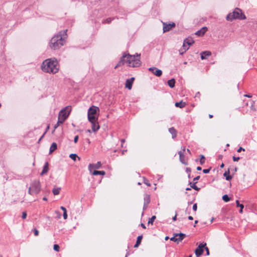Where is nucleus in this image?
Here are the masks:
<instances>
[{
  "mask_svg": "<svg viewBox=\"0 0 257 257\" xmlns=\"http://www.w3.org/2000/svg\"><path fill=\"white\" fill-rule=\"evenodd\" d=\"M59 68L58 62L55 58L47 59L41 65L42 70L46 73H56Z\"/></svg>",
  "mask_w": 257,
  "mask_h": 257,
  "instance_id": "nucleus-1",
  "label": "nucleus"
},
{
  "mask_svg": "<svg viewBox=\"0 0 257 257\" xmlns=\"http://www.w3.org/2000/svg\"><path fill=\"white\" fill-rule=\"evenodd\" d=\"M67 30L60 32L57 35H55L51 40L50 47L51 49L57 50L64 45L65 39L66 38Z\"/></svg>",
  "mask_w": 257,
  "mask_h": 257,
  "instance_id": "nucleus-2",
  "label": "nucleus"
},
{
  "mask_svg": "<svg viewBox=\"0 0 257 257\" xmlns=\"http://www.w3.org/2000/svg\"><path fill=\"white\" fill-rule=\"evenodd\" d=\"M126 55V63L130 67H137L141 65L140 54L138 53L136 55H131L129 54H124Z\"/></svg>",
  "mask_w": 257,
  "mask_h": 257,
  "instance_id": "nucleus-3",
  "label": "nucleus"
},
{
  "mask_svg": "<svg viewBox=\"0 0 257 257\" xmlns=\"http://www.w3.org/2000/svg\"><path fill=\"white\" fill-rule=\"evenodd\" d=\"M226 18L227 21H232L236 19L244 20L245 19V17L242 14V11L239 9L236 8L232 13L229 14Z\"/></svg>",
  "mask_w": 257,
  "mask_h": 257,
  "instance_id": "nucleus-4",
  "label": "nucleus"
},
{
  "mask_svg": "<svg viewBox=\"0 0 257 257\" xmlns=\"http://www.w3.org/2000/svg\"><path fill=\"white\" fill-rule=\"evenodd\" d=\"M70 109L69 106L66 107L65 108L62 109L58 115V122L63 123L64 121L67 119L69 115Z\"/></svg>",
  "mask_w": 257,
  "mask_h": 257,
  "instance_id": "nucleus-5",
  "label": "nucleus"
},
{
  "mask_svg": "<svg viewBox=\"0 0 257 257\" xmlns=\"http://www.w3.org/2000/svg\"><path fill=\"white\" fill-rule=\"evenodd\" d=\"M98 110H99V108L95 106H92L88 109L87 115L88 120L90 122L95 121L96 120H97L95 114Z\"/></svg>",
  "mask_w": 257,
  "mask_h": 257,
  "instance_id": "nucleus-6",
  "label": "nucleus"
},
{
  "mask_svg": "<svg viewBox=\"0 0 257 257\" xmlns=\"http://www.w3.org/2000/svg\"><path fill=\"white\" fill-rule=\"evenodd\" d=\"M32 192L38 194L41 191V184L39 180H34L31 184Z\"/></svg>",
  "mask_w": 257,
  "mask_h": 257,
  "instance_id": "nucleus-7",
  "label": "nucleus"
},
{
  "mask_svg": "<svg viewBox=\"0 0 257 257\" xmlns=\"http://www.w3.org/2000/svg\"><path fill=\"white\" fill-rule=\"evenodd\" d=\"M174 235L170 238V240L177 242L181 241L186 236V234L183 233H174Z\"/></svg>",
  "mask_w": 257,
  "mask_h": 257,
  "instance_id": "nucleus-8",
  "label": "nucleus"
},
{
  "mask_svg": "<svg viewBox=\"0 0 257 257\" xmlns=\"http://www.w3.org/2000/svg\"><path fill=\"white\" fill-rule=\"evenodd\" d=\"M149 70L156 76L160 77L162 75V71L156 67H150L149 68Z\"/></svg>",
  "mask_w": 257,
  "mask_h": 257,
  "instance_id": "nucleus-9",
  "label": "nucleus"
},
{
  "mask_svg": "<svg viewBox=\"0 0 257 257\" xmlns=\"http://www.w3.org/2000/svg\"><path fill=\"white\" fill-rule=\"evenodd\" d=\"M163 24L164 33L169 31L172 28L175 26V24L174 23H172L168 24L165 23H163Z\"/></svg>",
  "mask_w": 257,
  "mask_h": 257,
  "instance_id": "nucleus-10",
  "label": "nucleus"
},
{
  "mask_svg": "<svg viewBox=\"0 0 257 257\" xmlns=\"http://www.w3.org/2000/svg\"><path fill=\"white\" fill-rule=\"evenodd\" d=\"M101 167V163L100 162H97L96 164H90L88 166V169L90 172H92V169H98Z\"/></svg>",
  "mask_w": 257,
  "mask_h": 257,
  "instance_id": "nucleus-11",
  "label": "nucleus"
},
{
  "mask_svg": "<svg viewBox=\"0 0 257 257\" xmlns=\"http://www.w3.org/2000/svg\"><path fill=\"white\" fill-rule=\"evenodd\" d=\"M144 203L143 206V210H145L148 207V205L150 202V196L149 195L146 194L144 198Z\"/></svg>",
  "mask_w": 257,
  "mask_h": 257,
  "instance_id": "nucleus-12",
  "label": "nucleus"
},
{
  "mask_svg": "<svg viewBox=\"0 0 257 257\" xmlns=\"http://www.w3.org/2000/svg\"><path fill=\"white\" fill-rule=\"evenodd\" d=\"M194 40L191 38H188L186 39L184 41L183 45V47H188V46L191 45L193 43H194Z\"/></svg>",
  "mask_w": 257,
  "mask_h": 257,
  "instance_id": "nucleus-13",
  "label": "nucleus"
},
{
  "mask_svg": "<svg viewBox=\"0 0 257 257\" xmlns=\"http://www.w3.org/2000/svg\"><path fill=\"white\" fill-rule=\"evenodd\" d=\"M134 79L135 78L134 77H132L131 79H127L125 82V87L130 90L131 89Z\"/></svg>",
  "mask_w": 257,
  "mask_h": 257,
  "instance_id": "nucleus-14",
  "label": "nucleus"
},
{
  "mask_svg": "<svg viewBox=\"0 0 257 257\" xmlns=\"http://www.w3.org/2000/svg\"><path fill=\"white\" fill-rule=\"evenodd\" d=\"M211 55V53L209 51H203L200 53L201 59L202 60L206 59Z\"/></svg>",
  "mask_w": 257,
  "mask_h": 257,
  "instance_id": "nucleus-15",
  "label": "nucleus"
},
{
  "mask_svg": "<svg viewBox=\"0 0 257 257\" xmlns=\"http://www.w3.org/2000/svg\"><path fill=\"white\" fill-rule=\"evenodd\" d=\"M91 123V127L92 131L94 132H96L99 128V125L97 122V120H96L95 121L90 122Z\"/></svg>",
  "mask_w": 257,
  "mask_h": 257,
  "instance_id": "nucleus-16",
  "label": "nucleus"
},
{
  "mask_svg": "<svg viewBox=\"0 0 257 257\" xmlns=\"http://www.w3.org/2000/svg\"><path fill=\"white\" fill-rule=\"evenodd\" d=\"M207 28L206 27L202 28L200 30L197 31L195 34L198 36H202L207 31Z\"/></svg>",
  "mask_w": 257,
  "mask_h": 257,
  "instance_id": "nucleus-17",
  "label": "nucleus"
},
{
  "mask_svg": "<svg viewBox=\"0 0 257 257\" xmlns=\"http://www.w3.org/2000/svg\"><path fill=\"white\" fill-rule=\"evenodd\" d=\"M178 154L179 155V159L180 161L183 164L187 165V163L185 160V156L181 151L178 152Z\"/></svg>",
  "mask_w": 257,
  "mask_h": 257,
  "instance_id": "nucleus-18",
  "label": "nucleus"
},
{
  "mask_svg": "<svg viewBox=\"0 0 257 257\" xmlns=\"http://www.w3.org/2000/svg\"><path fill=\"white\" fill-rule=\"evenodd\" d=\"M125 57L126 55H124V54H123V55L121 57L120 60L115 66V68L123 65L125 63H126Z\"/></svg>",
  "mask_w": 257,
  "mask_h": 257,
  "instance_id": "nucleus-19",
  "label": "nucleus"
},
{
  "mask_svg": "<svg viewBox=\"0 0 257 257\" xmlns=\"http://www.w3.org/2000/svg\"><path fill=\"white\" fill-rule=\"evenodd\" d=\"M49 171V164L48 162H45L44 166L43 168V170L41 173L40 175L43 176L44 174L47 173Z\"/></svg>",
  "mask_w": 257,
  "mask_h": 257,
  "instance_id": "nucleus-20",
  "label": "nucleus"
},
{
  "mask_svg": "<svg viewBox=\"0 0 257 257\" xmlns=\"http://www.w3.org/2000/svg\"><path fill=\"white\" fill-rule=\"evenodd\" d=\"M169 132L171 134H172V137L173 139L176 137L177 131L173 127L170 128L169 129Z\"/></svg>",
  "mask_w": 257,
  "mask_h": 257,
  "instance_id": "nucleus-21",
  "label": "nucleus"
},
{
  "mask_svg": "<svg viewBox=\"0 0 257 257\" xmlns=\"http://www.w3.org/2000/svg\"><path fill=\"white\" fill-rule=\"evenodd\" d=\"M57 148V145L56 143H53L51 145L49 150V154L53 153L55 150H56Z\"/></svg>",
  "mask_w": 257,
  "mask_h": 257,
  "instance_id": "nucleus-22",
  "label": "nucleus"
},
{
  "mask_svg": "<svg viewBox=\"0 0 257 257\" xmlns=\"http://www.w3.org/2000/svg\"><path fill=\"white\" fill-rule=\"evenodd\" d=\"M203 252V249H201L200 247H197L195 250V254L197 256H199L202 254Z\"/></svg>",
  "mask_w": 257,
  "mask_h": 257,
  "instance_id": "nucleus-23",
  "label": "nucleus"
},
{
  "mask_svg": "<svg viewBox=\"0 0 257 257\" xmlns=\"http://www.w3.org/2000/svg\"><path fill=\"white\" fill-rule=\"evenodd\" d=\"M175 105L177 107L179 108H183L186 105V103L185 102H183V101H181L180 102H177L175 103Z\"/></svg>",
  "mask_w": 257,
  "mask_h": 257,
  "instance_id": "nucleus-24",
  "label": "nucleus"
},
{
  "mask_svg": "<svg viewBox=\"0 0 257 257\" xmlns=\"http://www.w3.org/2000/svg\"><path fill=\"white\" fill-rule=\"evenodd\" d=\"M175 79L174 78H172L170 80L168 81V84L171 88H174L175 84Z\"/></svg>",
  "mask_w": 257,
  "mask_h": 257,
  "instance_id": "nucleus-25",
  "label": "nucleus"
},
{
  "mask_svg": "<svg viewBox=\"0 0 257 257\" xmlns=\"http://www.w3.org/2000/svg\"><path fill=\"white\" fill-rule=\"evenodd\" d=\"M92 174L93 175H95V176L98 175H104L105 174V172L104 171L95 170L93 172H92Z\"/></svg>",
  "mask_w": 257,
  "mask_h": 257,
  "instance_id": "nucleus-26",
  "label": "nucleus"
},
{
  "mask_svg": "<svg viewBox=\"0 0 257 257\" xmlns=\"http://www.w3.org/2000/svg\"><path fill=\"white\" fill-rule=\"evenodd\" d=\"M223 176L225 177V179L227 181H229L232 179V176L229 175V171L228 170V171L225 172Z\"/></svg>",
  "mask_w": 257,
  "mask_h": 257,
  "instance_id": "nucleus-27",
  "label": "nucleus"
},
{
  "mask_svg": "<svg viewBox=\"0 0 257 257\" xmlns=\"http://www.w3.org/2000/svg\"><path fill=\"white\" fill-rule=\"evenodd\" d=\"M196 182H194L193 184L191 182H189V185H190L191 188L194 189V190H195L196 191H199L200 190V188L198 187L196 185Z\"/></svg>",
  "mask_w": 257,
  "mask_h": 257,
  "instance_id": "nucleus-28",
  "label": "nucleus"
},
{
  "mask_svg": "<svg viewBox=\"0 0 257 257\" xmlns=\"http://www.w3.org/2000/svg\"><path fill=\"white\" fill-rule=\"evenodd\" d=\"M60 190H61L60 187L54 188L52 190V192L54 195H57L59 194Z\"/></svg>",
  "mask_w": 257,
  "mask_h": 257,
  "instance_id": "nucleus-29",
  "label": "nucleus"
},
{
  "mask_svg": "<svg viewBox=\"0 0 257 257\" xmlns=\"http://www.w3.org/2000/svg\"><path fill=\"white\" fill-rule=\"evenodd\" d=\"M69 157L73 160V161H75L76 160V158H78V160H80V158L78 157V156L76 154H71L69 155Z\"/></svg>",
  "mask_w": 257,
  "mask_h": 257,
  "instance_id": "nucleus-30",
  "label": "nucleus"
},
{
  "mask_svg": "<svg viewBox=\"0 0 257 257\" xmlns=\"http://www.w3.org/2000/svg\"><path fill=\"white\" fill-rule=\"evenodd\" d=\"M222 200L224 202H227L230 200V198L229 197V196L225 194V195H223Z\"/></svg>",
  "mask_w": 257,
  "mask_h": 257,
  "instance_id": "nucleus-31",
  "label": "nucleus"
},
{
  "mask_svg": "<svg viewBox=\"0 0 257 257\" xmlns=\"http://www.w3.org/2000/svg\"><path fill=\"white\" fill-rule=\"evenodd\" d=\"M200 164L202 165L205 163V157L203 155H201L200 156Z\"/></svg>",
  "mask_w": 257,
  "mask_h": 257,
  "instance_id": "nucleus-32",
  "label": "nucleus"
},
{
  "mask_svg": "<svg viewBox=\"0 0 257 257\" xmlns=\"http://www.w3.org/2000/svg\"><path fill=\"white\" fill-rule=\"evenodd\" d=\"M189 49V47H183V49H181L179 50V53L180 55H183L186 51Z\"/></svg>",
  "mask_w": 257,
  "mask_h": 257,
  "instance_id": "nucleus-33",
  "label": "nucleus"
},
{
  "mask_svg": "<svg viewBox=\"0 0 257 257\" xmlns=\"http://www.w3.org/2000/svg\"><path fill=\"white\" fill-rule=\"evenodd\" d=\"M156 218V216H153L151 218H149V220L148 221V224H153L155 219Z\"/></svg>",
  "mask_w": 257,
  "mask_h": 257,
  "instance_id": "nucleus-34",
  "label": "nucleus"
},
{
  "mask_svg": "<svg viewBox=\"0 0 257 257\" xmlns=\"http://www.w3.org/2000/svg\"><path fill=\"white\" fill-rule=\"evenodd\" d=\"M142 238H143V235H142L138 236V237H137V239L136 242H137L138 243L141 244V242L142 241Z\"/></svg>",
  "mask_w": 257,
  "mask_h": 257,
  "instance_id": "nucleus-35",
  "label": "nucleus"
},
{
  "mask_svg": "<svg viewBox=\"0 0 257 257\" xmlns=\"http://www.w3.org/2000/svg\"><path fill=\"white\" fill-rule=\"evenodd\" d=\"M59 248H60V247L59 246V245L58 244H54V246H53V249L54 250L56 251H59Z\"/></svg>",
  "mask_w": 257,
  "mask_h": 257,
  "instance_id": "nucleus-36",
  "label": "nucleus"
},
{
  "mask_svg": "<svg viewBox=\"0 0 257 257\" xmlns=\"http://www.w3.org/2000/svg\"><path fill=\"white\" fill-rule=\"evenodd\" d=\"M112 18H107V19H106V20H104V21H103V23H107V24H109V23H110L111 22V21H112Z\"/></svg>",
  "mask_w": 257,
  "mask_h": 257,
  "instance_id": "nucleus-37",
  "label": "nucleus"
},
{
  "mask_svg": "<svg viewBox=\"0 0 257 257\" xmlns=\"http://www.w3.org/2000/svg\"><path fill=\"white\" fill-rule=\"evenodd\" d=\"M144 183L148 186H151V184L149 183V181L145 178H144Z\"/></svg>",
  "mask_w": 257,
  "mask_h": 257,
  "instance_id": "nucleus-38",
  "label": "nucleus"
},
{
  "mask_svg": "<svg viewBox=\"0 0 257 257\" xmlns=\"http://www.w3.org/2000/svg\"><path fill=\"white\" fill-rule=\"evenodd\" d=\"M236 204L237 207H240V208H243L244 206L242 204H240L238 200L236 201Z\"/></svg>",
  "mask_w": 257,
  "mask_h": 257,
  "instance_id": "nucleus-39",
  "label": "nucleus"
},
{
  "mask_svg": "<svg viewBox=\"0 0 257 257\" xmlns=\"http://www.w3.org/2000/svg\"><path fill=\"white\" fill-rule=\"evenodd\" d=\"M33 231L34 232V235L35 236H38L39 235V231L36 228H34L33 230Z\"/></svg>",
  "mask_w": 257,
  "mask_h": 257,
  "instance_id": "nucleus-40",
  "label": "nucleus"
},
{
  "mask_svg": "<svg viewBox=\"0 0 257 257\" xmlns=\"http://www.w3.org/2000/svg\"><path fill=\"white\" fill-rule=\"evenodd\" d=\"M210 171V168H209V169H203V172L204 174H207V173H209Z\"/></svg>",
  "mask_w": 257,
  "mask_h": 257,
  "instance_id": "nucleus-41",
  "label": "nucleus"
},
{
  "mask_svg": "<svg viewBox=\"0 0 257 257\" xmlns=\"http://www.w3.org/2000/svg\"><path fill=\"white\" fill-rule=\"evenodd\" d=\"M206 243L204 244L200 243L198 247H200L201 249H203V248L206 246Z\"/></svg>",
  "mask_w": 257,
  "mask_h": 257,
  "instance_id": "nucleus-42",
  "label": "nucleus"
},
{
  "mask_svg": "<svg viewBox=\"0 0 257 257\" xmlns=\"http://www.w3.org/2000/svg\"><path fill=\"white\" fill-rule=\"evenodd\" d=\"M232 159H233V161L236 162V161H238L240 159V158L239 157H236L235 156H233L232 157Z\"/></svg>",
  "mask_w": 257,
  "mask_h": 257,
  "instance_id": "nucleus-43",
  "label": "nucleus"
},
{
  "mask_svg": "<svg viewBox=\"0 0 257 257\" xmlns=\"http://www.w3.org/2000/svg\"><path fill=\"white\" fill-rule=\"evenodd\" d=\"M22 217L23 219H25L27 217V213L26 212H23L22 213Z\"/></svg>",
  "mask_w": 257,
  "mask_h": 257,
  "instance_id": "nucleus-44",
  "label": "nucleus"
},
{
  "mask_svg": "<svg viewBox=\"0 0 257 257\" xmlns=\"http://www.w3.org/2000/svg\"><path fill=\"white\" fill-rule=\"evenodd\" d=\"M61 124L60 122H58V121H57V123L55 124L54 126V131L58 127L59 124Z\"/></svg>",
  "mask_w": 257,
  "mask_h": 257,
  "instance_id": "nucleus-45",
  "label": "nucleus"
},
{
  "mask_svg": "<svg viewBox=\"0 0 257 257\" xmlns=\"http://www.w3.org/2000/svg\"><path fill=\"white\" fill-rule=\"evenodd\" d=\"M197 204L196 203H195L194 204V205H193V210L194 211H196L197 210Z\"/></svg>",
  "mask_w": 257,
  "mask_h": 257,
  "instance_id": "nucleus-46",
  "label": "nucleus"
},
{
  "mask_svg": "<svg viewBox=\"0 0 257 257\" xmlns=\"http://www.w3.org/2000/svg\"><path fill=\"white\" fill-rule=\"evenodd\" d=\"M200 178V176H198L196 177H195L194 179H193V181L195 182H196V183L197 182V181Z\"/></svg>",
  "mask_w": 257,
  "mask_h": 257,
  "instance_id": "nucleus-47",
  "label": "nucleus"
},
{
  "mask_svg": "<svg viewBox=\"0 0 257 257\" xmlns=\"http://www.w3.org/2000/svg\"><path fill=\"white\" fill-rule=\"evenodd\" d=\"M28 193L30 195H32L33 193H34L33 192H32V188L31 187H30L29 188V190H28Z\"/></svg>",
  "mask_w": 257,
  "mask_h": 257,
  "instance_id": "nucleus-48",
  "label": "nucleus"
},
{
  "mask_svg": "<svg viewBox=\"0 0 257 257\" xmlns=\"http://www.w3.org/2000/svg\"><path fill=\"white\" fill-rule=\"evenodd\" d=\"M63 218L64 219H66L67 218V211L66 212H63Z\"/></svg>",
  "mask_w": 257,
  "mask_h": 257,
  "instance_id": "nucleus-49",
  "label": "nucleus"
},
{
  "mask_svg": "<svg viewBox=\"0 0 257 257\" xmlns=\"http://www.w3.org/2000/svg\"><path fill=\"white\" fill-rule=\"evenodd\" d=\"M244 150H244V149H243V148H242V147H239V148L237 149V152L238 153H239V152H240L241 151H244Z\"/></svg>",
  "mask_w": 257,
  "mask_h": 257,
  "instance_id": "nucleus-50",
  "label": "nucleus"
},
{
  "mask_svg": "<svg viewBox=\"0 0 257 257\" xmlns=\"http://www.w3.org/2000/svg\"><path fill=\"white\" fill-rule=\"evenodd\" d=\"M78 138H79L78 136H76L74 137V142L75 143H76L78 142Z\"/></svg>",
  "mask_w": 257,
  "mask_h": 257,
  "instance_id": "nucleus-51",
  "label": "nucleus"
},
{
  "mask_svg": "<svg viewBox=\"0 0 257 257\" xmlns=\"http://www.w3.org/2000/svg\"><path fill=\"white\" fill-rule=\"evenodd\" d=\"M205 250L206 251V254L207 255H208L209 254V249L208 248V247H205Z\"/></svg>",
  "mask_w": 257,
  "mask_h": 257,
  "instance_id": "nucleus-52",
  "label": "nucleus"
},
{
  "mask_svg": "<svg viewBox=\"0 0 257 257\" xmlns=\"http://www.w3.org/2000/svg\"><path fill=\"white\" fill-rule=\"evenodd\" d=\"M186 172L187 173L190 174V172H191V169H190V168H187L186 169Z\"/></svg>",
  "mask_w": 257,
  "mask_h": 257,
  "instance_id": "nucleus-53",
  "label": "nucleus"
},
{
  "mask_svg": "<svg viewBox=\"0 0 257 257\" xmlns=\"http://www.w3.org/2000/svg\"><path fill=\"white\" fill-rule=\"evenodd\" d=\"M60 208L63 210V212L67 211L66 209L63 206H61Z\"/></svg>",
  "mask_w": 257,
  "mask_h": 257,
  "instance_id": "nucleus-54",
  "label": "nucleus"
},
{
  "mask_svg": "<svg viewBox=\"0 0 257 257\" xmlns=\"http://www.w3.org/2000/svg\"><path fill=\"white\" fill-rule=\"evenodd\" d=\"M172 219L173 221H176V219H177V214H176V215L172 218Z\"/></svg>",
  "mask_w": 257,
  "mask_h": 257,
  "instance_id": "nucleus-55",
  "label": "nucleus"
},
{
  "mask_svg": "<svg viewBox=\"0 0 257 257\" xmlns=\"http://www.w3.org/2000/svg\"><path fill=\"white\" fill-rule=\"evenodd\" d=\"M141 226L144 229L146 228L145 225L144 223H141Z\"/></svg>",
  "mask_w": 257,
  "mask_h": 257,
  "instance_id": "nucleus-56",
  "label": "nucleus"
},
{
  "mask_svg": "<svg viewBox=\"0 0 257 257\" xmlns=\"http://www.w3.org/2000/svg\"><path fill=\"white\" fill-rule=\"evenodd\" d=\"M140 244L138 243L137 242H136V244H135V245H134V247H135V248H136V247H138L139 246V245H140Z\"/></svg>",
  "mask_w": 257,
  "mask_h": 257,
  "instance_id": "nucleus-57",
  "label": "nucleus"
},
{
  "mask_svg": "<svg viewBox=\"0 0 257 257\" xmlns=\"http://www.w3.org/2000/svg\"><path fill=\"white\" fill-rule=\"evenodd\" d=\"M158 180H159L160 179H161L163 177V176L162 175H158Z\"/></svg>",
  "mask_w": 257,
  "mask_h": 257,
  "instance_id": "nucleus-58",
  "label": "nucleus"
},
{
  "mask_svg": "<svg viewBox=\"0 0 257 257\" xmlns=\"http://www.w3.org/2000/svg\"><path fill=\"white\" fill-rule=\"evenodd\" d=\"M196 169L198 171H201L202 170L201 167L200 166H198Z\"/></svg>",
  "mask_w": 257,
  "mask_h": 257,
  "instance_id": "nucleus-59",
  "label": "nucleus"
},
{
  "mask_svg": "<svg viewBox=\"0 0 257 257\" xmlns=\"http://www.w3.org/2000/svg\"><path fill=\"white\" fill-rule=\"evenodd\" d=\"M188 219L190 220H192L193 219V218L192 216H188Z\"/></svg>",
  "mask_w": 257,
  "mask_h": 257,
  "instance_id": "nucleus-60",
  "label": "nucleus"
},
{
  "mask_svg": "<svg viewBox=\"0 0 257 257\" xmlns=\"http://www.w3.org/2000/svg\"><path fill=\"white\" fill-rule=\"evenodd\" d=\"M244 96L245 97H248V98H250V97H251V95H249V94H245V95H244Z\"/></svg>",
  "mask_w": 257,
  "mask_h": 257,
  "instance_id": "nucleus-61",
  "label": "nucleus"
},
{
  "mask_svg": "<svg viewBox=\"0 0 257 257\" xmlns=\"http://www.w3.org/2000/svg\"><path fill=\"white\" fill-rule=\"evenodd\" d=\"M243 208H240V210H239V213H242V212H243Z\"/></svg>",
  "mask_w": 257,
  "mask_h": 257,
  "instance_id": "nucleus-62",
  "label": "nucleus"
},
{
  "mask_svg": "<svg viewBox=\"0 0 257 257\" xmlns=\"http://www.w3.org/2000/svg\"><path fill=\"white\" fill-rule=\"evenodd\" d=\"M43 200L44 201H47V198L46 197H44L43 198Z\"/></svg>",
  "mask_w": 257,
  "mask_h": 257,
  "instance_id": "nucleus-63",
  "label": "nucleus"
},
{
  "mask_svg": "<svg viewBox=\"0 0 257 257\" xmlns=\"http://www.w3.org/2000/svg\"><path fill=\"white\" fill-rule=\"evenodd\" d=\"M124 142H125V140H124V139H121V143H124Z\"/></svg>",
  "mask_w": 257,
  "mask_h": 257,
  "instance_id": "nucleus-64",
  "label": "nucleus"
}]
</instances>
